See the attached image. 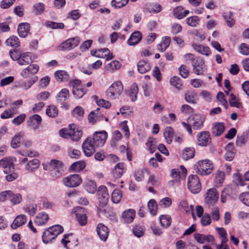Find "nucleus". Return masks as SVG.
Returning <instances> with one entry per match:
<instances>
[{
    "label": "nucleus",
    "mask_w": 249,
    "mask_h": 249,
    "mask_svg": "<svg viewBox=\"0 0 249 249\" xmlns=\"http://www.w3.org/2000/svg\"><path fill=\"white\" fill-rule=\"evenodd\" d=\"M213 168V164L209 160H200L194 165V170L195 172L201 176L210 174L212 172Z\"/></svg>",
    "instance_id": "obj_1"
},
{
    "label": "nucleus",
    "mask_w": 249,
    "mask_h": 249,
    "mask_svg": "<svg viewBox=\"0 0 249 249\" xmlns=\"http://www.w3.org/2000/svg\"><path fill=\"white\" fill-rule=\"evenodd\" d=\"M63 230V227L59 225H55L47 229L43 233L42 241L45 244L48 243L61 233Z\"/></svg>",
    "instance_id": "obj_2"
},
{
    "label": "nucleus",
    "mask_w": 249,
    "mask_h": 249,
    "mask_svg": "<svg viewBox=\"0 0 249 249\" xmlns=\"http://www.w3.org/2000/svg\"><path fill=\"white\" fill-rule=\"evenodd\" d=\"M124 89L123 85L121 81H118L112 83L106 91L109 99H115L119 97Z\"/></svg>",
    "instance_id": "obj_3"
},
{
    "label": "nucleus",
    "mask_w": 249,
    "mask_h": 249,
    "mask_svg": "<svg viewBox=\"0 0 249 249\" xmlns=\"http://www.w3.org/2000/svg\"><path fill=\"white\" fill-rule=\"evenodd\" d=\"M69 86L72 88V92L76 99H80L83 97L87 92V89L81 85V82L79 80L74 79L71 80Z\"/></svg>",
    "instance_id": "obj_4"
},
{
    "label": "nucleus",
    "mask_w": 249,
    "mask_h": 249,
    "mask_svg": "<svg viewBox=\"0 0 249 249\" xmlns=\"http://www.w3.org/2000/svg\"><path fill=\"white\" fill-rule=\"evenodd\" d=\"M187 186L188 189L193 194H197L201 190V184L198 176L191 175L188 178Z\"/></svg>",
    "instance_id": "obj_5"
},
{
    "label": "nucleus",
    "mask_w": 249,
    "mask_h": 249,
    "mask_svg": "<svg viewBox=\"0 0 249 249\" xmlns=\"http://www.w3.org/2000/svg\"><path fill=\"white\" fill-rule=\"evenodd\" d=\"M49 165L52 177L57 178L62 175L64 170L62 161L57 160H52L50 161Z\"/></svg>",
    "instance_id": "obj_6"
},
{
    "label": "nucleus",
    "mask_w": 249,
    "mask_h": 249,
    "mask_svg": "<svg viewBox=\"0 0 249 249\" xmlns=\"http://www.w3.org/2000/svg\"><path fill=\"white\" fill-rule=\"evenodd\" d=\"M219 199V194L215 188L208 189L205 194L204 201L209 206H213Z\"/></svg>",
    "instance_id": "obj_7"
},
{
    "label": "nucleus",
    "mask_w": 249,
    "mask_h": 249,
    "mask_svg": "<svg viewBox=\"0 0 249 249\" xmlns=\"http://www.w3.org/2000/svg\"><path fill=\"white\" fill-rule=\"evenodd\" d=\"M62 182L67 187H76L81 184L82 179L80 175L73 174L64 178L62 180Z\"/></svg>",
    "instance_id": "obj_8"
},
{
    "label": "nucleus",
    "mask_w": 249,
    "mask_h": 249,
    "mask_svg": "<svg viewBox=\"0 0 249 249\" xmlns=\"http://www.w3.org/2000/svg\"><path fill=\"white\" fill-rule=\"evenodd\" d=\"M107 134L105 131H101L96 132L93 135L92 138H91V141L93 143V145L97 147L103 146L107 139Z\"/></svg>",
    "instance_id": "obj_9"
},
{
    "label": "nucleus",
    "mask_w": 249,
    "mask_h": 249,
    "mask_svg": "<svg viewBox=\"0 0 249 249\" xmlns=\"http://www.w3.org/2000/svg\"><path fill=\"white\" fill-rule=\"evenodd\" d=\"M205 120L204 116L201 114H196L190 116L188 119V122L195 129H200L203 126Z\"/></svg>",
    "instance_id": "obj_10"
},
{
    "label": "nucleus",
    "mask_w": 249,
    "mask_h": 249,
    "mask_svg": "<svg viewBox=\"0 0 249 249\" xmlns=\"http://www.w3.org/2000/svg\"><path fill=\"white\" fill-rule=\"evenodd\" d=\"M97 198L102 206L107 205L109 200V194L106 186L102 185L99 187L97 192Z\"/></svg>",
    "instance_id": "obj_11"
},
{
    "label": "nucleus",
    "mask_w": 249,
    "mask_h": 249,
    "mask_svg": "<svg viewBox=\"0 0 249 249\" xmlns=\"http://www.w3.org/2000/svg\"><path fill=\"white\" fill-rule=\"evenodd\" d=\"M79 43V41L78 37H72L62 42L58 47L60 50H69L77 46Z\"/></svg>",
    "instance_id": "obj_12"
},
{
    "label": "nucleus",
    "mask_w": 249,
    "mask_h": 249,
    "mask_svg": "<svg viewBox=\"0 0 249 249\" xmlns=\"http://www.w3.org/2000/svg\"><path fill=\"white\" fill-rule=\"evenodd\" d=\"M39 70V66L36 64H30L20 72V75L24 78H30Z\"/></svg>",
    "instance_id": "obj_13"
},
{
    "label": "nucleus",
    "mask_w": 249,
    "mask_h": 249,
    "mask_svg": "<svg viewBox=\"0 0 249 249\" xmlns=\"http://www.w3.org/2000/svg\"><path fill=\"white\" fill-rule=\"evenodd\" d=\"M95 147H97L93 145L91 138H88L82 144L83 152L87 157H90L93 154L95 151Z\"/></svg>",
    "instance_id": "obj_14"
},
{
    "label": "nucleus",
    "mask_w": 249,
    "mask_h": 249,
    "mask_svg": "<svg viewBox=\"0 0 249 249\" xmlns=\"http://www.w3.org/2000/svg\"><path fill=\"white\" fill-rule=\"evenodd\" d=\"M197 143L201 146H206L211 142L210 133L204 131L199 132L196 136Z\"/></svg>",
    "instance_id": "obj_15"
},
{
    "label": "nucleus",
    "mask_w": 249,
    "mask_h": 249,
    "mask_svg": "<svg viewBox=\"0 0 249 249\" xmlns=\"http://www.w3.org/2000/svg\"><path fill=\"white\" fill-rule=\"evenodd\" d=\"M41 121V117L39 115L34 114L29 117L27 124L31 129L35 130L39 128Z\"/></svg>",
    "instance_id": "obj_16"
},
{
    "label": "nucleus",
    "mask_w": 249,
    "mask_h": 249,
    "mask_svg": "<svg viewBox=\"0 0 249 249\" xmlns=\"http://www.w3.org/2000/svg\"><path fill=\"white\" fill-rule=\"evenodd\" d=\"M69 127L70 138L73 141L76 142L79 141L81 139L83 134L82 130L73 124H69Z\"/></svg>",
    "instance_id": "obj_17"
},
{
    "label": "nucleus",
    "mask_w": 249,
    "mask_h": 249,
    "mask_svg": "<svg viewBox=\"0 0 249 249\" xmlns=\"http://www.w3.org/2000/svg\"><path fill=\"white\" fill-rule=\"evenodd\" d=\"M96 231L100 239L103 241H106L108 236V229L107 226L102 223L97 225Z\"/></svg>",
    "instance_id": "obj_18"
},
{
    "label": "nucleus",
    "mask_w": 249,
    "mask_h": 249,
    "mask_svg": "<svg viewBox=\"0 0 249 249\" xmlns=\"http://www.w3.org/2000/svg\"><path fill=\"white\" fill-rule=\"evenodd\" d=\"M204 60L200 57H196L194 62L192 63L194 72L197 75L203 73Z\"/></svg>",
    "instance_id": "obj_19"
},
{
    "label": "nucleus",
    "mask_w": 249,
    "mask_h": 249,
    "mask_svg": "<svg viewBox=\"0 0 249 249\" xmlns=\"http://www.w3.org/2000/svg\"><path fill=\"white\" fill-rule=\"evenodd\" d=\"M126 168L124 164L123 163H118L112 170L113 177L115 178H120L125 172Z\"/></svg>",
    "instance_id": "obj_20"
},
{
    "label": "nucleus",
    "mask_w": 249,
    "mask_h": 249,
    "mask_svg": "<svg viewBox=\"0 0 249 249\" xmlns=\"http://www.w3.org/2000/svg\"><path fill=\"white\" fill-rule=\"evenodd\" d=\"M195 240L200 244L213 242L214 240V237L211 234L205 235L200 233H196L194 235Z\"/></svg>",
    "instance_id": "obj_21"
},
{
    "label": "nucleus",
    "mask_w": 249,
    "mask_h": 249,
    "mask_svg": "<svg viewBox=\"0 0 249 249\" xmlns=\"http://www.w3.org/2000/svg\"><path fill=\"white\" fill-rule=\"evenodd\" d=\"M226 152L224 155V159L227 161H231L235 155V150L232 143H228L225 147Z\"/></svg>",
    "instance_id": "obj_22"
},
{
    "label": "nucleus",
    "mask_w": 249,
    "mask_h": 249,
    "mask_svg": "<svg viewBox=\"0 0 249 249\" xmlns=\"http://www.w3.org/2000/svg\"><path fill=\"white\" fill-rule=\"evenodd\" d=\"M180 168L181 169V175L178 169H173L171 171V175L172 177L174 179L175 181L178 182L180 181L181 176L184 178L187 173V170L183 165L180 166Z\"/></svg>",
    "instance_id": "obj_23"
},
{
    "label": "nucleus",
    "mask_w": 249,
    "mask_h": 249,
    "mask_svg": "<svg viewBox=\"0 0 249 249\" xmlns=\"http://www.w3.org/2000/svg\"><path fill=\"white\" fill-rule=\"evenodd\" d=\"M32 62L31 53L26 52L21 53L18 61L20 66L27 65Z\"/></svg>",
    "instance_id": "obj_24"
},
{
    "label": "nucleus",
    "mask_w": 249,
    "mask_h": 249,
    "mask_svg": "<svg viewBox=\"0 0 249 249\" xmlns=\"http://www.w3.org/2000/svg\"><path fill=\"white\" fill-rule=\"evenodd\" d=\"M135 216V211L130 209L124 211L122 213V218L124 223L129 224L134 220Z\"/></svg>",
    "instance_id": "obj_25"
},
{
    "label": "nucleus",
    "mask_w": 249,
    "mask_h": 249,
    "mask_svg": "<svg viewBox=\"0 0 249 249\" xmlns=\"http://www.w3.org/2000/svg\"><path fill=\"white\" fill-rule=\"evenodd\" d=\"M0 166L3 168V172L5 174L10 172L11 169L14 168L13 162L7 158H4L0 160Z\"/></svg>",
    "instance_id": "obj_26"
},
{
    "label": "nucleus",
    "mask_w": 249,
    "mask_h": 249,
    "mask_svg": "<svg viewBox=\"0 0 249 249\" xmlns=\"http://www.w3.org/2000/svg\"><path fill=\"white\" fill-rule=\"evenodd\" d=\"M30 24L26 22L20 23L18 27V35L21 37L24 38L26 37L30 31Z\"/></svg>",
    "instance_id": "obj_27"
},
{
    "label": "nucleus",
    "mask_w": 249,
    "mask_h": 249,
    "mask_svg": "<svg viewBox=\"0 0 249 249\" xmlns=\"http://www.w3.org/2000/svg\"><path fill=\"white\" fill-rule=\"evenodd\" d=\"M37 77L34 76L27 80L20 81L18 83V87L24 90H28L37 81Z\"/></svg>",
    "instance_id": "obj_28"
},
{
    "label": "nucleus",
    "mask_w": 249,
    "mask_h": 249,
    "mask_svg": "<svg viewBox=\"0 0 249 249\" xmlns=\"http://www.w3.org/2000/svg\"><path fill=\"white\" fill-rule=\"evenodd\" d=\"M49 217L48 214L45 212L38 213L36 216L35 222L38 226L45 225L48 222Z\"/></svg>",
    "instance_id": "obj_29"
},
{
    "label": "nucleus",
    "mask_w": 249,
    "mask_h": 249,
    "mask_svg": "<svg viewBox=\"0 0 249 249\" xmlns=\"http://www.w3.org/2000/svg\"><path fill=\"white\" fill-rule=\"evenodd\" d=\"M70 97V92L67 89L64 88L56 96L57 102L62 104L65 101L67 100Z\"/></svg>",
    "instance_id": "obj_30"
},
{
    "label": "nucleus",
    "mask_w": 249,
    "mask_h": 249,
    "mask_svg": "<svg viewBox=\"0 0 249 249\" xmlns=\"http://www.w3.org/2000/svg\"><path fill=\"white\" fill-rule=\"evenodd\" d=\"M26 222L27 218L25 215H18L17 216L13 222L11 224V228L13 229H16L18 227L24 225Z\"/></svg>",
    "instance_id": "obj_31"
},
{
    "label": "nucleus",
    "mask_w": 249,
    "mask_h": 249,
    "mask_svg": "<svg viewBox=\"0 0 249 249\" xmlns=\"http://www.w3.org/2000/svg\"><path fill=\"white\" fill-rule=\"evenodd\" d=\"M54 76L58 82H66L70 79V75L65 71L58 70L55 72Z\"/></svg>",
    "instance_id": "obj_32"
},
{
    "label": "nucleus",
    "mask_w": 249,
    "mask_h": 249,
    "mask_svg": "<svg viewBox=\"0 0 249 249\" xmlns=\"http://www.w3.org/2000/svg\"><path fill=\"white\" fill-rule=\"evenodd\" d=\"M183 8L181 6L176 7L173 10V15L178 19H180L185 17L189 13V11L188 10L183 11Z\"/></svg>",
    "instance_id": "obj_33"
},
{
    "label": "nucleus",
    "mask_w": 249,
    "mask_h": 249,
    "mask_svg": "<svg viewBox=\"0 0 249 249\" xmlns=\"http://www.w3.org/2000/svg\"><path fill=\"white\" fill-rule=\"evenodd\" d=\"M40 165V162L36 159H33L26 163L25 166L26 170L33 172L37 170Z\"/></svg>",
    "instance_id": "obj_34"
},
{
    "label": "nucleus",
    "mask_w": 249,
    "mask_h": 249,
    "mask_svg": "<svg viewBox=\"0 0 249 249\" xmlns=\"http://www.w3.org/2000/svg\"><path fill=\"white\" fill-rule=\"evenodd\" d=\"M192 47L196 51L206 56L209 55L211 53L210 49L208 46L194 43L192 44Z\"/></svg>",
    "instance_id": "obj_35"
},
{
    "label": "nucleus",
    "mask_w": 249,
    "mask_h": 249,
    "mask_svg": "<svg viewBox=\"0 0 249 249\" xmlns=\"http://www.w3.org/2000/svg\"><path fill=\"white\" fill-rule=\"evenodd\" d=\"M142 39V35L139 31H135L132 33L127 40L129 45L132 46L138 44Z\"/></svg>",
    "instance_id": "obj_36"
},
{
    "label": "nucleus",
    "mask_w": 249,
    "mask_h": 249,
    "mask_svg": "<svg viewBox=\"0 0 249 249\" xmlns=\"http://www.w3.org/2000/svg\"><path fill=\"white\" fill-rule=\"evenodd\" d=\"M229 101L231 107H235L239 109H243V107L242 103L240 101L239 99L236 98L234 94H230Z\"/></svg>",
    "instance_id": "obj_37"
},
{
    "label": "nucleus",
    "mask_w": 249,
    "mask_h": 249,
    "mask_svg": "<svg viewBox=\"0 0 249 249\" xmlns=\"http://www.w3.org/2000/svg\"><path fill=\"white\" fill-rule=\"evenodd\" d=\"M5 44L8 46L17 48L20 46V42L18 38L15 36H10L5 41Z\"/></svg>",
    "instance_id": "obj_38"
},
{
    "label": "nucleus",
    "mask_w": 249,
    "mask_h": 249,
    "mask_svg": "<svg viewBox=\"0 0 249 249\" xmlns=\"http://www.w3.org/2000/svg\"><path fill=\"white\" fill-rule=\"evenodd\" d=\"M195 153V151L194 148H185L182 151V158L185 160H187L189 159H192L194 157Z\"/></svg>",
    "instance_id": "obj_39"
},
{
    "label": "nucleus",
    "mask_w": 249,
    "mask_h": 249,
    "mask_svg": "<svg viewBox=\"0 0 249 249\" xmlns=\"http://www.w3.org/2000/svg\"><path fill=\"white\" fill-rule=\"evenodd\" d=\"M23 134L19 132L16 134L13 138L11 145L13 148H17L20 146L21 142L23 140Z\"/></svg>",
    "instance_id": "obj_40"
},
{
    "label": "nucleus",
    "mask_w": 249,
    "mask_h": 249,
    "mask_svg": "<svg viewBox=\"0 0 249 249\" xmlns=\"http://www.w3.org/2000/svg\"><path fill=\"white\" fill-rule=\"evenodd\" d=\"M138 71L141 73H144L150 70L149 64L145 60H141L137 64Z\"/></svg>",
    "instance_id": "obj_41"
},
{
    "label": "nucleus",
    "mask_w": 249,
    "mask_h": 249,
    "mask_svg": "<svg viewBox=\"0 0 249 249\" xmlns=\"http://www.w3.org/2000/svg\"><path fill=\"white\" fill-rule=\"evenodd\" d=\"M225 129V126L222 123H215L213 127V133L215 136H220Z\"/></svg>",
    "instance_id": "obj_42"
},
{
    "label": "nucleus",
    "mask_w": 249,
    "mask_h": 249,
    "mask_svg": "<svg viewBox=\"0 0 249 249\" xmlns=\"http://www.w3.org/2000/svg\"><path fill=\"white\" fill-rule=\"evenodd\" d=\"M171 38L169 36H164L162 37L161 42L157 46L159 50L163 52L169 46L170 43Z\"/></svg>",
    "instance_id": "obj_43"
},
{
    "label": "nucleus",
    "mask_w": 249,
    "mask_h": 249,
    "mask_svg": "<svg viewBox=\"0 0 249 249\" xmlns=\"http://www.w3.org/2000/svg\"><path fill=\"white\" fill-rule=\"evenodd\" d=\"M174 129L172 127L168 126L166 127L164 132V137L168 144L172 142L174 137Z\"/></svg>",
    "instance_id": "obj_44"
},
{
    "label": "nucleus",
    "mask_w": 249,
    "mask_h": 249,
    "mask_svg": "<svg viewBox=\"0 0 249 249\" xmlns=\"http://www.w3.org/2000/svg\"><path fill=\"white\" fill-rule=\"evenodd\" d=\"M85 188L88 193L93 194L96 190V184L93 180H88L85 183Z\"/></svg>",
    "instance_id": "obj_45"
},
{
    "label": "nucleus",
    "mask_w": 249,
    "mask_h": 249,
    "mask_svg": "<svg viewBox=\"0 0 249 249\" xmlns=\"http://www.w3.org/2000/svg\"><path fill=\"white\" fill-rule=\"evenodd\" d=\"M85 167V163L83 161H79L72 163L70 166L71 171L79 172Z\"/></svg>",
    "instance_id": "obj_46"
},
{
    "label": "nucleus",
    "mask_w": 249,
    "mask_h": 249,
    "mask_svg": "<svg viewBox=\"0 0 249 249\" xmlns=\"http://www.w3.org/2000/svg\"><path fill=\"white\" fill-rule=\"evenodd\" d=\"M44 4L42 2H39L33 5L32 12L35 15H39L44 12Z\"/></svg>",
    "instance_id": "obj_47"
},
{
    "label": "nucleus",
    "mask_w": 249,
    "mask_h": 249,
    "mask_svg": "<svg viewBox=\"0 0 249 249\" xmlns=\"http://www.w3.org/2000/svg\"><path fill=\"white\" fill-rule=\"evenodd\" d=\"M138 90L139 89L137 84L136 83H133L131 86L129 91V96L132 102H135L137 100V95L138 93Z\"/></svg>",
    "instance_id": "obj_48"
},
{
    "label": "nucleus",
    "mask_w": 249,
    "mask_h": 249,
    "mask_svg": "<svg viewBox=\"0 0 249 249\" xmlns=\"http://www.w3.org/2000/svg\"><path fill=\"white\" fill-rule=\"evenodd\" d=\"M185 101L191 104H195L197 100V95L194 91H188L185 94Z\"/></svg>",
    "instance_id": "obj_49"
},
{
    "label": "nucleus",
    "mask_w": 249,
    "mask_h": 249,
    "mask_svg": "<svg viewBox=\"0 0 249 249\" xmlns=\"http://www.w3.org/2000/svg\"><path fill=\"white\" fill-rule=\"evenodd\" d=\"M161 226L163 228H167L171 224V218L168 215H162L159 217Z\"/></svg>",
    "instance_id": "obj_50"
},
{
    "label": "nucleus",
    "mask_w": 249,
    "mask_h": 249,
    "mask_svg": "<svg viewBox=\"0 0 249 249\" xmlns=\"http://www.w3.org/2000/svg\"><path fill=\"white\" fill-rule=\"evenodd\" d=\"M76 217L79 223L81 226L85 225L87 223V217L86 214L83 212L81 213V211L76 212Z\"/></svg>",
    "instance_id": "obj_51"
},
{
    "label": "nucleus",
    "mask_w": 249,
    "mask_h": 249,
    "mask_svg": "<svg viewBox=\"0 0 249 249\" xmlns=\"http://www.w3.org/2000/svg\"><path fill=\"white\" fill-rule=\"evenodd\" d=\"M98 54L102 55L103 57H99V58H106L107 60L113 59V56L110 51L107 48H103L98 49Z\"/></svg>",
    "instance_id": "obj_52"
},
{
    "label": "nucleus",
    "mask_w": 249,
    "mask_h": 249,
    "mask_svg": "<svg viewBox=\"0 0 249 249\" xmlns=\"http://www.w3.org/2000/svg\"><path fill=\"white\" fill-rule=\"evenodd\" d=\"M122 198V193L121 191L119 189H115L111 195L112 201L115 204L120 202Z\"/></svg>",
    "instance_id": "obj_53"
},
{
    "label": "nucleus",
    "mask_w": 249,
    "mask_h": 249,
    "mask_svg": "<svg viewBox=\"0 0 249 249\" xmlns=\"http://www.w3.org/2000/svg\"><path fill=\"white\" fill-rule=\"evenodd\" d=\"M145 173H146L147 175L149 174L147 169H138L135 172L134 174L135 179L138 181L142 180L144 178Z\"/></svg>",
    "instance_id": "obj_54"
},
{
    "label": "nucleus",
    "mask_w": 249,
    "mask_h": 249,
    "mask_svg": "<svg viewBox=\"0 0 249 249\" xmlns=\"http://www.w3.org/2000/svg\"><path fill=\"white\" fill-rule=\"evenodd\" d=\"M72 114L78 120H81L84 117V110L81 107L77 106L73 110Z\"/></svg>",
    "instance_id": "obj_55"
},
{
    "label": "nucleus",
    "mask_w": 249,
    "mask_h": 249,
    "mask_svg": "<svg viewBox=\"0 0 249 249\" xmlns=\"http://www.w3.org/2000/svg\"><path fill=\"white\" fill-rule=\"evenodd\" d=\"M46 114L50 117L54 118L58 115V109L54 105H51L47 107L46 110Z\"/></svg>",
    "instance_id": "obj_56"
},
{
    "label": "nucleus",
    "mask_w": 249,
    "mask_h": 249,
    "mask_svg": "<svg viewBox=\"0 0 249 249\" xmlns=\"http://www.w3.org/2000/svg\"><path fill=\"white\" fill-rule=\"evenodd\" d=\"M200 19L198 17L194 16L186 18V22L188 25L191 27H196L199 24Z\"/></svg>",
    "instance_id": "obj_57"
},
{
    "label": "nucleus",
    "mask_w": 249,
    "mask_h": 249,
    "mask_svg": "<svg viewBox=\"0 0 249 249\" xmlns=\"http://www.w3.org/2000/svg\"><path fill=\"white\" fill-rule=\"evenodd\" d=\"M215 230L217 231L220 237L221 238V242L222 243H227L228 241V239L225 230L223 228L219 227H216Z\"/></svg>",
    "instance_id": "obj_58"
},
{
    "label": "nucleus",
    "mask_w": 249,
    "mask_h": 249,
    "mask_svg": "<svg viewBox=\"0 0 249 249\" xmlns=\"http://www.w3.org/2000/svg\"><path fill=\"white\" fill-rule=\"evenodd\" d=\"M45 26L53 29H62L64 28V25L63 23H58L52 21H47L45 22Z\"/></svg>",
    "instance_id": "obj_59"
},
{
    "label": "nucleus",
    "mask_w": 249,
    "mask_h": 249,
    "mask_svg": "<svg viewBox=\"0 0 249 249\" xmlns=\"http://www.w3.org/2000/svg\"><path fill=\"white\" fill-rule=\"evenodd\" d=\"M129 0H112L111 5L115 8H121L127 4Z\"/></svg>",
    "instance_id": "obj_60"
},
{
    "label": "nucleus",
    "mask_w": 249,
    "mask_h": 249,
    "mask_svg": "<svg viewBox=\"0 0 249 249\" xmlns=\"http://www.w3.org/2000/svg\"><path fill=\"white\" fill-rule=\"evenodd\" d=\"M147 210L151 215H156V201L151 199L147 203Z\"/></svg>",
    "instance_id": "obj_61"
},
{
    "label": "nucleus",
    "mask_w": 249,
    "mask_h": 249,
    "mask_svg": "<svg viewBox=\"0 0 249 249\" xmlns=\"http://www.w3.org/2000/svg\"><path fill=\"white\" fill-rule=\"evenodd\" d=\"M224 18L229 27H231L234 25L235 20L233 18V15L231 13H225Z\"/></svg>",
    "instance_id": "obj_62"
},
{
    "label": "nucleus",
    "mask_w": 249,
    "mask_h": 249,
    "mask_svg": "<svg viewBox=\"0 0 249 249\" xmlns=\"http://www.w3.org/2000/svg\"><path fill=\"white\" fill-rule=\"evenodd\" d=\"M239 199L245 205L249 207V193L244 192L239 196Z\"/></svg>",
    "instance_id": "obj_63"
},
{
    "label": "nucleus",
    "mask_w": 249,
    "mask_h": 249,
    "mask_svg": "<svg viewBox=\"0 0 249 249\" xmlns=\"http://www.w3.org/2000/svg\"><path fill=\"white\" fill-rule=\"evenodd\" d=\"M148 150L151 153H153L155 151L156 141L154 138H149L148 142L146 143Z\"/></svg>",
    "instance_id": "obj_64"
}]
</instances>
